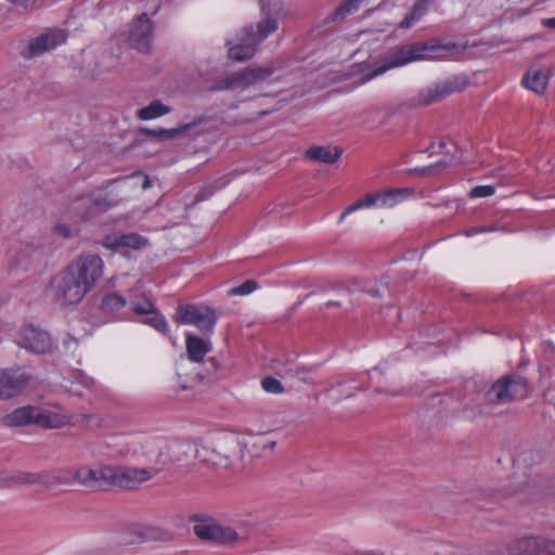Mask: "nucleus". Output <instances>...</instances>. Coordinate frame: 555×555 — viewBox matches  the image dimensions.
<instances>
[{"label":"nucleus","instance_id":"f257e3e1","mask_svg":"<svg viewBox=\"0 0 555 555\" xmlns=\"http://www.w3.org/2000/svg\"><path fill=\"white\" fill-rule=\"evenodd\" d=\"M443 49H447V46L422 41L396 47L386 55L384 64L364 74L360 78L359 83H365L390 68L400 67L416 61L437 59L440 56L438 52Z\"/></svg>","mask_w":555,"mask_h":555},{"label":"nucleus","instance_id":"f03ea898","mask_svg":"<svg viewBox=\"0 0 555 555\" xmlns=\"http://www.w3.org/2000/svg\"><path fill=\"white\" fill-rule=\"evenodd\" d=\"M528 380L517 374H506L498 378L486 390L483 399L487 405H502L522 400L528 396Z\"/></svg>","mask_w":555,"mask_h":555},{"label":"nucleus","instance_id":"7ed1b4c3","mask_svg":"<svg viewBox=\"0 0 555 555\" xmlns=\"http://www.w3.org/2000/svg\"><path fill=\"white\" fill-rule=\"evenodd\" d=\"M67 422V417L62 414L34 405L15 409L2 418V423L9 427L35 424L43 428H59Z\"/></svg>","mask_w":555,"mask_h":555},{"label":"nucleus","instance_id":"20e7f679","mask_svg":"<svg viewBox=\"0 0 555 555\" xmlns=\"http://www.w3.org/2000/svg\"><path fill=\"white\" fill-rule=\"evenodd\" d=\"M171 462L172 461L167 457V454L159 451L155 465L151 467L139 468L115 466V487L134 489L142 482L150 480L153 476L165 469V467Z\"/></svg>","mask_w":555,"mask_h":555},{"label":"nucleus","instance_id":"39448f33","mask_svg":"<svg viewBox=\"0 0 555 555\" xmlns=\"http://www.w3.org/2000/svg\"><path fill=\"white\" fill-rule=\"evenodd\" d=\"M215 309L203 305H179L173 315L175 322L179 324H191L196 326L203 334H211L218 320Z\"/></svg>","mask_w":555,"mask_h":555},{"label":"nucleus","instance_id":"423d86ee","mask_svg":"<svg viewBox=\"0 0 555 555\" xmlns=\"http://www.w3.org/2000/svg\"><path fill=\"white\" fill-rule=\"evenodd\" d=\"M274 73L270 65L247 67L243 70L233 73L220 78L210 88V91H224L234 89H246L247 87L264 80Z\"/></svg>","mask_w":555,"mask_h":555},{"label":"nucleus","instance_id":"0eeeda50","mask_svg":"<svg viewBox=\"0 0 555 555\" xmlns=\"http://www.w3.org/2000/svg\"><path fill=\"white\" fill-rule=\"evenodd\" d=\"M55 299L61 305H74L82 300L89 291L68 267L53 280Z\"/></svg>","mask_w":555,"mask_h":555},{"label":"nucleus","instance_id":"6e6552de","mask_svg":"<svg viewBox=\"0 0 555 555\" xmlns=\"http://www.w3.org/2000/svg\"><path fill=\"white\" fill-rule=\"evenodd\" d=\"M104 262L102 258L92 253L82 254L68 264L73 273L85 284L90 292L103 274Z\"/></svg>","mask_w":555,"mask_h":555},{"label":"nucleus","instance_id":"1a4fd4ad","mask_svg":"<svg viewBox=\"0 0 555 555\" xmlns=\"http://www.w3.org/2000/svg\"><path fill=\"white\" fill-rule=\"evenodd\" d=\"M67 35L62 29H49L48 31L33 38L28 46L23 50L22 55L25 59H33L59 47L66 41Z\"/></svg>","mask_w":555,"mask_h":555},{"label":"nucleus","instance_id":"9d476101","mask_svg":"<svg viewBox=\"0 0 555 555\" xmlns=\"http://www.w3.org/2000/svg\"><path fill=\"white\" fill-rule=\"evenodd\" d=\"M15 340L18 346L36 353H46L52 348L50 335L34 325L22 327Z\"/></svg>","mask_w":555,"mask_h":555},{"label":"nucleus","instance_id":"9b49d317","mask_svg":"<svg viewBox=\"0 0 555 555\" xmlns=\"http://www.w3.org/2000/svg\"><path fill=\"white\" fill-rule=\"evenodd\" d=\"M259 43L258 39L254 36V28L245 27L237 35L236 43L227 42L229 57L238 62L247 61L255 55Z\"/></svg>","mask_w":555,"mask_h":555},{"label":"nucleus","instance_id":"f8f14e48","mask_svg":"<svg viewBox=\"0 0 555 555\" xmlns=\"http://www.w3.org/2000/svg\"><path fill=\"white\" fill-rule=\"evenodd\" d=\"M194 533L202 540L219 543H232L237 540V533L230 527H223L214 520H202L194 525Z\"/></svg>","mask_w":555,"mask_h":555},{"label":"nucleus","instance_id":"ddd939ff","mask_svg":"<svg viewBox=\"0 0 555 555\" xmlns=\"http://www.w3.org/2000/svg\"><path fill=\"white\" fill-rule=\"evenodd\" d=\"M464 85H461L457 79L448 80L436 85L435 87L420 91L418 94L411 99V105H424L427 106L436 101L443 99L444 96L454 92L461 91Z\"/></svg>","mask_w":555,"mask_h":555},{"label":"nucleus","instance_id":"4468645a","mask_svg":"<svg viewBox=\"0 0 555 555\" xmlns=\"http://www.w3.org/2000/svg\"><path fill=\"white\" fill-rule=\"evenodd\" d=\"M29 376L20 370L0 371V399L18 395L28 384Z\"/></svg>","mask_w":555,"mask_h":555},{"label":"nucleus","instance_id":"2eb2a0df","mask_svg":"<svg viewBox=\"0 0 555 555\" xmlns=\"http://www.w3.org/2000/svg\"><path fill=\"white\" fill-rule=\"evenodd\" d=\"M153 26L145 13L131 25L129 43L141 52H149L151 48Z\"/></svg>","mask_w":555,"mask_h":555},{"label":"nucleus","instance_id":"dca6fc26","mask_svg":"<svg viewBox=\"0 0 555 555\" xmlns=\"http://www.w3.org/2000/svg\"><path fill=\"white\" fill-rule=\"evenodd\" d=\"M109 207L108 202L102 196H82L74 202L73 210L82 219H89L105 211Z\"/></svg>","mask_w":555,"mask_h":555},{"label":"nucleus","instance_id":"f3484780","mask_svg":"<svg viewBox=\"0 0 555 555\" xmlns=\"http://www.w3.org/2000/svg\"><path fill=\"white\" fill-rule=\"evenodd\" d=\"M551 69L548 67H531L522 79L526 88L542 94L547 87Z\"/></svg>","mask_w":555,"mask_h":555},{"label":"nucleus","instance_id":"a211bd4d","mask_svg":"<svg viewBox=\"0 0 555 555\" xmlns=\"http://www.w3.org/2000/svg\"><path fill=\"white\" fill-rule=\"evenodd\" d=\"M103 244L105 247L113 249L124 247L141 249L147 245V241L137 233H127L118 236H106Z\"/></svg>","mask_w":555,"mask_h":555},{"label":"nucleus","instance_id":"6ab92c4d","mask_svg":"<svg viewBox=\"0 0 555 555\" xmlns=\"http://www.w3.org/2000/svg\"><path fill=\"white\" fill-rule=\"evenodd\" d=\"M185 348L189 360L201 363L204 361L205 356L211 350V344L209 340L198 336L186 334Z\"/></svg>","mask_w":555,"mask_h":555},{"label":"nucleus","instance_id":"aec40b11","mask_svg":"<svg viewBox=\"0 0 555 555\" xmlns=\"http://www.w3.org/2000/svg\"><path fill=\"white\" fill-rule=\"evenodd\" d=\"M343 155V149L339 146L317 145L306 151V157L311 160L324 164H334Z\"/></svg>","mask_w":555,"mask_h":555},{"label":"nucleus","instance_id":"412c9836","mask_svg":"<svg viewBox=\"0 0 555 555\" xmlns=\"http://www.w3.org/2000/svg\"><path fill=\"white\" fill-rule=\"evenodd\" d=\"M44 470L39 473L18 472L9 475L4 481L9 486H39L43 488Z\"/></svg>","mask_w":555,"mask_h":555},{"label":"nucleus","instance_id":"4be33fe9","mask_svg":"<svg viewBox=\"0 0 555 555\" xmlns=\"http://www.w3.org/2000/svg\"><path fill=\"white\" fill-rule=\"evenodd\" d=\"M539 538L527 537L515 539L506 546L508 555H535Z\"/></svg>","mask_w":555,"mask_h":555},{"label":"nucleus","instance_id":"5701e85b","mask_svg":"<svg viewBox=\"0 0 555 555\" xmlns=\"http://www.w3.org/2000/svg\"><path fill=\"white\" fill-rule=\"evenodd\" d=\"M127 306L128 296L125 297L118 293H109L102 298L100 308L104 313L119 314Z\"/></svg>","mask_w":555,"mask_h":555},{"label":"nucleus","instance_id":"b1692460","mask_svg":"<svg viewBox=\"0 0 555 555\" xmlns=\"http://www.w3.org/2000/svg\"><path fill=\"white\" fill-rule=\"evenodd\" d=\"M126 452L133 455H149L154 450L155 443L142 436H131L127 439Z\"/></svg>","mask_w":555,"mask_h":555},{"label":"nucleus","instance_id":"393cba45","mask_svg":"<svg viewBox=\"0 0 555 555\" xmlns=\"http://www.w3.org/2000/svg\"><path fill=\"white\" fill-rule=\"evenodd\" d=\"M92 488L105 489L115 487V466H101L93 468Z\"/></svg>","mask_w":555,"mask_h":555},{"label":"nucleus","instance_id":"a878e982","mask_svg":"<svg viewBox=\"0 0 555 555\" xmlns=\"http://www.w3.org/2000/svg\"><path fill=\"white\" fill-rule=\"evenodd\" d=\"M410 194L409 189H390L377 192L378 206L392 207Z\"/></svg>","mask_w":555,"mask_h":555},{"label":"nucleus","instance_id":"bb28decb","mask_svg":"<svg viewBox=\"0 0 555 555\" xmlns=\"http://www.w3.org/2000/svg\"><path fill=\"white\" fill-rule=\"evenodd\" d=\"M170 107L159 100H153L147 106L138 111L137 116L141 120H150L170 113Z\"/></svg>","mask_w":555,"mask_h":555},{"label":"nucleus","instance_id":"cd10ccee","mask_svg":"<svg viewBox=\"0 0 555 555\" xmlns=\"http://www.w3.org/2000/svg\"><path fill=\"white\" fill-rule=\"evenodd\" d=\"M378 206L377 192L376 193H367L362 198L352 203L339 217V222H341L349 214L361 209Z\"/></svg>","mask_w":555,"mask_h":555},{"label":"nucleus","instance_id":"c85d7f7f","mask_svg":"<svg viewBox=\"0 0 555 555\" xmlns=\"http://www.w3.org/2000/svg\"><path fill=\"white\" fill-rule=\"evenodd\" d=\"M278 27V21L267 15L257 24V30H254V36L258 39L259 42H261L271 34L276 31Z\"/></svg>","mask_w":555,"mask_h":555},{"label":"nucleus","instance_id":"c756f323","mask_svg":"<svg viewBox=\"0 0 555 555\" xmlns=\"http://www.w3.org/2000/svg\"><path fill=\"white\" fill-rule=\"evenodd\" d=\"M428 7L425 5L420 0L416 1L409 14L400 22L399 27L403 29H408L412 27L413 24L418 22L427 12Z\"/></svg>","mask_w":555,"mask_h":555},{"label":"nucleus","instance_id":"7c9ffc66","mask_svg":"<svg viewBox=\"0 0 555 555\" xmlns=\"http://www.w3.org/2000/svg\"><path fill=\"white\" fill-rule=\"evenodd\" d=\"M128 306L133 312L141 315H146L154 309V305L146 297L135 299L132 291H128Z\"/></svg>","mask_w":555,"mask_h":555},{"label":"nucleus","instance_id":"2f4dec72","mask_svg":"<svg viewBox=\"0 0 555 555\" xmlns=\"http://www.w3.org/2000/svg\"><path fill=\"white\" fill-rule=\"evenodd\" d=\"M70 476L59 470H44L43 489H50L59 485H67Z\"/></svg>","mask_w":555,"mask_h":555},{"label":"nucleus","instance_id":"473e14b6","mask_svg":"<svg viewBox=\"0 0 555 555\" xmlns=\"http://www.w3.org/2000/svg\"><path fill=\"white\" fill-rule=\"evenodd\" d=\"M191 127H192L191 124H185V125H183L181 127L172 128V129H164V128H159V129H142V132H144L145 134H147L150 137L165 139V138H173L178 133L185 132Z\"/></svg>","mask_w":555,"mask_h":555},{"label":"nucleus","instance_id":"72a5a7b5","mask_svg":"<svg viewBox=\"0 0 555 555\" xmlns=\"http://www.w3.org/2000/svg\"><path fill=\"white\" fill-rule=\"evenodd\" d=\"M362 0H347L345 3L339 5L334 15V21H340L344 20L347 15L351 14L352 12L357 11L359 9V5Z\"/></svg>","mask_w":555,"mask_h":555},{"label":"nucleus","instance_id":"f704fd0d","mask_svg":"<svg viewBox=\"0 0 555 555\" xmlns=\"http://www.w3.org/2000/svg\"><path fill=\"white\" fill-rule=\"evenodd\" d=\"M147 318L145 320V323L153 326L155 330L166 333L168 331V324L165 320V318L158 313V311L154 308L153 312L146 314Z\"/></svg>","mask_w":555,"mask_h":555},{"label":"nucleus","instance_id":"c9c22d12","mask_svg":"<svg viewBox=\"0 0 555 555\" xmlns=\"http://www.w3.org/2000/svg\"><path fill=\"white\" fill-rule=\"evenodd\" d=\"M73 476L80 485L92 488V477H94L92 467H80L74 472Z\"/></svg>","mask_w":555,"mask_h":555},{"label":"nucleus","instance_id":"e433bc0d","mask_svg":"<svg viewBox=\"0 0 555 555\" xmlns=\"http://www.w3.org/2000/svg\"><path fill=\"white\" fill-rule=\"evenodd\" d=\"M258 284L255 280H247L240 286L232 287L228 291L229 296H245L257 289Z\"/></svg>","mask_w":555,"mask_h":555},{"label":"nucleus","instance_id":"4c0bfd02","mask_svg":"<svg viewBox=\"0 0 555 555\" xmlns=\"http://www.w3.org/2000/svg\"><path fill=\"white\" fill-rule=\"evenodd\" d=\"M261 386L264 391L270 392V393H281L284 390L281 382L271 376L264 377L261 380Z\"/></svg>","mask_w":555,"mask_h":555},{"label":"nucleus","instance_id":"58836bf2","mask_svg":"<svg viewBox=\"0 0 555 555\" xmlns=\"http://www.w3.org/2000/svg\"><path fill=\"white\" fill-rule=\"evenodd\" d=\"M535 555H555V541L539 538Z\"/></svg>","mask_w":555,"mask_h":555},{"label":"nucleus","instance_id":"ea45409f","mask_svg":"<svg viewBox=\"0 0 555 555\" xmlns=\"http://www.w3.org/2000/svg\"><path fill=\"white\" fill-rule=\"evenodd\" d=\"M495 192L492 185H478L470 190V197H487L493 195Z\"/></svg>","mask_w":555,"mask_h":555},{"label":"nucleus","instance_id":"a19ab883","mask_svg":"<svg viewBox=\"0 0 555 555\" xmlns=\"http://www.w3.org/2000/svg\"><path fill=\"white\" fill-rule=\"evenodd\" d=\"M54 233L64 238H68L72 236L70 228L63 223H59L54 227Z\"/></svg>","mask_w":555,"mask_h":555},{"label":"nucleus","instance_id":"79ce46f5","mask_svg":"<svg viewBox=\"0 0 555 555\" xmlns=\"http://www.w3.org/2000/svg\"><path fill=\"white\" fill-rule=\"evenodd\" d=\"M151 186H152V182H151V180H150L149 176L143 175L142 189H143V190H147V189H150Z\"/></svg>","mask_w":555,"mask_h":555},{"label":"nucleus","instance_id":"37998d69","mask_svg":"<svg viewBox=\"0 0 555 555\" xmlns=\"http://www.w3.org/2000/svg\"><path fill=\"white\" fill-rule=\"evenodd\" d=\"M8 1L15 5L26 7L30 0H8Z\"/></svg>","mask_w":555,"mask_h":555},{"label":"nucleus","instance_id":"c03bdc74","mask_svg":"<svg viewBox=\"0 0 555 555\" xmlns=\"http://www.w3.org/2000/svg\"><path fill=\"white\" fill-rule=\"evenodd\" d=\"M545 25L550 28H555V17L547 20Z\"/></svg>","mask_w":555,"mask_h":555},{"label":"nucleus","instance_id":"a18cd8bd","mask_svg":"<svg viewBox=\"0 0 555 555\" xmlns=\"http://www.w3.org/2000/svg\"><path fill=\"white\" fill-rule=\"evenodd\" d=\"M338 305H339V304H338V302H336V301H328V302L326 304V307H334V306H338Z\"/></svg>","mask_w":555,"mask_h":555},{"label":"nucleus","instance_id":"49530a36","mask_svg":"<svg viewBox=\"0 0 555 555\" xmlns=\"http://www.w3.org/2000/svg\"><path fill=\"white\" fill-rule=\"evenodd\" d=\"M421 2H423L425 5L429 7V4L431 3L433 0H420Z\"/></svg>","mask_w":555,"mask_h":555},{"label":"nucleus","instance_id":"de8ad7c7","mask_svg":"<svg viewBox=\"0 0 555 555\" xmlns=\"http://www.w3.org/2000/svg\"><path fill=\"white\" fill-rule=\"evenodd\" d=\"M274 446H275V442H274V441H272V442L270 443V448H271V449H273V448H274Z\"/></svg>","mask_w":555,"mask_h":555},{"label":"nucleus","instance_id":"09e8293b","mask_svg":"<svg viewBox=\"0 0 555 555\" xmlns=\"http://www.w3.org/2000/svg\"><path fill=\"white\" fill-rule=\"evenodd\" d=\"M530 483H532L533 486H537V480H531Z\"/></svg>","mask_w":555,"mask_h":555},{"label":"nucleus","instance_id":"8fccbe9b","mask_svg":"<svg viewBox=\"0 0 555 555\" xmlns=\"http://www.w3.org/2000/svg\"><path fill=\"white\" fill-rule=\"evenodd\" d=\"M443 146H444V142H443V141H441V142H440V147H443Z\"/></svg>","mask_w":555,"mask_h":555},{"label":"nucleus","instance_id":"3c124183","mask_svg":"<svg viewBox=\"0 0 555 555\" xmlns=\"http://www.w3.org/2000/svg\"><path fill=\"white\" fill-rule=\"evenodd\" d=\"M499 555H504V554H502V553H499Z\"/></svg>","mask_w":555,"mask_h":555}]
</instances>
